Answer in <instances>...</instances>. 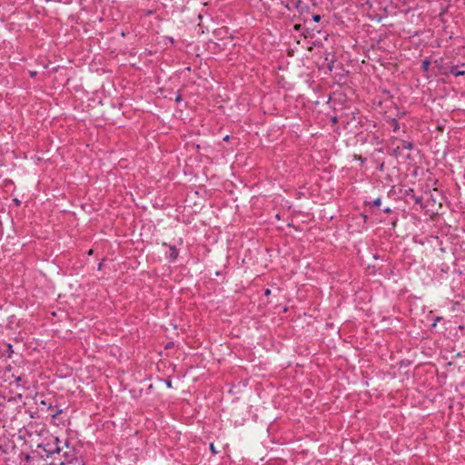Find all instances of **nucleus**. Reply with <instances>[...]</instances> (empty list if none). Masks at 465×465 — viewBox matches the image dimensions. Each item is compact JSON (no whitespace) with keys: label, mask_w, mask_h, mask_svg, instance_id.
<instances>
[{"label":"nucleus","mask_w":465,"mask_h":465,"mask_svg":"<svg viewBox=\"0 0 465 465\" xmlns=\"http://www.w3.org/2000/svg\"><path fill=\"white\" fill-rule=\"evenodd\" d=\"M63 450L60 455H55V458L52 460L49 465H66L76 456L75 450L68 442L64 443V447H62Z\"/></svg>","instance_id":"1"},{"label":"nucleus","mask_w":465,"mask_h":465,"mask_svg":"<svg viewBox=\"0 0 465 465\" xmlns=\"http://www.w3.org/2000/svg\"><path fill=\"white\" fill-rule=\"evenodd\" d=\"M37 448L43 450L46 458H51L53 460L55 458V455H60L63 450L58 438H54L52 443L48 442L46 444H39Z\"/></svg>","instance_id":"2"},{"label":"nucleus","mask_w":465,"mask_h":465,"mask_svg":"<svg viewBox=\"0 0 465 465\" xmlns=\"http://www.w3.org/2000/svg\"><path fill=\"white\" fill-rule=\"evenodd\" d=\"M37 404L39 406L45 407L46 410L50 411L51 421L57 424L55 420H58L59 416L64 412V409L58 405L56 401H52L50 400H41Z\"/></svg>","instance_id":"3"},{"label":"nucleus","mask_w":465,"mask_h":465,"mask_svg":"<svg viewBox=\"0 0 465 465\" xmlns=\"http://www.w3.org/2000/svg\"><path fill=\"white\" fill-rule=\"evenodd\" d=\"M293 9H296L299 15L296 17L297 20L302 21L304 24L310 21L311 8L302 0H292Z\"/></svg>","instance_id":"4"},{"label":"nucleus","mask_w":465,"mask_h":465,"mask_svg":"<svg viewBox=\"0 0 465 465\" xmlns=\"http://www.w3.org/2000/svg\"><path fill=\"white\" fill-rule=\"evenodd\" d=\"M443 74L445 76H449L450 74H452L456 77L464 75L465 74V63L454 64L452 62H450V71L443 72Z\"/></svg>","instance_id":"5"},{"label":"nucleus","mask_w":465,"mask_h":465,"mask_svg":"<svg viewBox=\"0 0 465 465\" xmlns=\"http://www.w3.org/2000/svg\"><path fill=\"white\" fill-rule=\"evenodd\" d=\"M163 245L168 246L169 253L166 255V258L170 262H173L179 255L178 249L174 245H168L166 242H163Z\"/></svg>","instance_id":"6"},{"label":"nucleus","mask_w":465,"mask_h":465,"mask_svg":"<svg viewBox=\"0 0 465 465\" xmlns=\"http://www.w3.org/2000/svg\"><path fill=\"white\" fill-rule=\"evenodd\" d=\"M433 64L437 69L442 71L441 72L442 74H443V72L450 71V63H446L442 57L434 60Z\"/></svg>","instance_id":"7"},{"label":"nucleus","mask_w":465,"mask_h":465,"mask_svg":"<svg viewBox=\"0 0 465 465\" xmlns=\"http://www.w3.org/2000/svg\"><path fill=\"white\" fill-rule=\"evenodd\" d=\"M388 124L390 125V127L391 128L392 132L393 133H397L401 126H400V123L398 122L397 119L395 118H391L389 121H388Z\"/></svg>","instance_id":"8"},{"label":"nucleus","mask_w":465,"mask_h":465,"mask_svg":"<svg viewBox=\"0 0 465 465\" xmlns=\"http://www.w3.org/2000/svg\"><path fill=\"white\" fill-rule=\"evenodd\" d=\"M315 30H316L315 27L304 26L303 31L302 32V35L304 37L312 36L314 35L313 32Z\"/></svg>","instance_id":"9"},{"label":"nucleus","mask_w":465,"mask_h":465,"mask_svg":"<svg viewBox=\"0 0 465 465\" xmlns=\"http://www.w3.org/2000/svg\"><path fill=\"white\" fill-rule=\"evenodd\" d=\"M401 147L398 146L395 151L399 150L400 148L406 149V150H411L413 148V143L411 142L401 140Z\"/></svg>","instance_id":"10"},{"label":"nucleus","mask_w":465,"mask_h":465,"mask_svg":"<svg viewBox=\"0 0 465 465\" xmlns=\"http://www.w3.org/2000/svg\"><path fill=\"white\" fill-rule=\"evenodd\" d=\"M430 64V60L429 58L423 60L421 63L422 71L427 73L429 71Z\"/></svg>","instance_id":"11"},{"label":"nucleus","mask_w":465,"mask_h":465,"mask_svg":"<svg viewBox=\"0 0 465 465\" xmlns=\"http://www.w3.org/2000/svg\"><path fill=\"white\" fill-rule=\"evenodd\" d=\"M66 465H84V462L82 458H78V457H74V460H71L68 464Z\"/></svg>","instance_id":"12"},{"label":"nucleus","mask_w":465,"mask_h":465,"mask_svg":"<svg viewBox=\"0 0 465 465\" xmlns=\"http://www.w3.org/2000/svg\"><path fill=\"white\" fill-rule=\"evenodd\" d=\"M381 197L376 198L372 202H364V203L366 205H372V206H376V207H379L381 205Z\"/></svg>","instance_id":"13"},{"label":"nucleus","mask_w":465,"mask_h":465,"mask_svg":"<svg viewBox=\"0 0 465 465\" xmlns=\"http://www.w3.org/2000/svg\"><path fill=\"white\" fill-rule=\"evenodd\" d=\"M6 347H7V348H6V351H5V354H6V356H7L8 358H11V357H12V355H13V353H14L13 345H12V344H10V343H8V344L6 345Z\"/></svg>","instance_id":"14"},{"label":"nucleus","mask_w":465,"mask_h":465,"mask_svg":"<svg viewBox=\"0 0 465 465\" xmlns=\"http://www.w3.org/2000/svg\"><path fill=\"white\" fill-rule=\"evenodd\" d=\"M282 4L285 6L286 9L292 10L293 8V5L292 4V0H288L286 3L284 1H282Z\"/></svg>","instance_id":"15"},{"label":"nucleus","mask_w":465,"mask_h":465,"mask_svg":"<svg viewBox=\"0 0 465 465\" xmlns=\"http://www.w3.org/2000/svg\"><path fill=\"white\" fill-rule=\"evenodd\" d=\"M282 4L285 6L286 9L292 10L293 8V5L292 4V0H288L286 3L284 1H282Z\"/></svg>","instance_id":"16"},{"label":"nucleus","mask_w":465,"mask_h":465,"mask_svg":"<svg viewBox=\"0 0 465 465\" xmlns=\"http://www.w3.org/2000/svg\"><path fill=\"white\" fill-rule=\"evenodd\" d=\"M303 28H304V25H302V24H295L293 25V29L294 31L296 32H302L303 31Z\"/></svg>","instance_id":"17"},{"label":"nucleus","mask_w":465,"mask_h":465,"mask_svg":"<svg viewBox=\"0 0 465 465\" xmlns=\"http://www.w3.org/2000/svg\"><path fill=\"white\" fill-rule=\"evenodd\" d=\"M310 16H312V20L313 22H315V23H319L321 21V19H322V16L320 15H318V14H315V15H312L311 14Z\"/></svg>","instance_id":"18"},{"label":"nucleus","mask_w":465,"mask_h":465,"mask_svg":"<svg viewBox=\"0 0 465 465\" xmlns=\"http://www.w3.org/2000/svg\"><path fill=\"white\" fill-rule=\"evenodd\" d=\"M381 93L384 94L385 95H387V99H392L393 98V95L391 94V91L390 90L382 89Z\"/></svg>","instance_id":"19"},{"label":"nucleus","mask_w":465,"mask_h":465,"mask_svg":"<svg viewBox=\"0 0 465 465\" xmlns=\"http://www.w3.org/2000/svg\"><path fill=\"white\" fill-rule=\"evenodd\" d=\"M209 449L213 455L217 454V450L213 443H210Z\"/></svg>","instance_id":"20"},{"label":"nucleus","mask_w":465,"mask_h":465,"mask_svg":"<svg viewBox=\"0 0 465 465\" xmlns=\"http://www.w3.org/2000/svg\"><path fill=\"white\" fill-rule=\"evenodd\" d=\"M12 376L15 378V382H17L18 384L20 382H23V377L21 375H19V376L12 375Z\"/></svg>","instance_id":"21"},{"label":"nucleus","mask_w":465,"mask_h":465,"mask_svg":"<svg viewBox=\"0 0 465 465\" xmlns=\"http://www.w3.org/2000/svg\"><path fill=\"white\" fill-rule=\"evenodd\" d=\"M355 159L361 161V163H365L366 159L361 155H355Z\"/></svg>","instance_id":"22"},{"label":"nucleus","mask_w":465,"mask_h":465,"mask_svg":"<svg viewBox=\"0 0 465 465\" xmlns=\"http://www.w3.org/2000/svg\"><path fill=\"white\" fill-rule=\"evenodd\" d=\"M331 121L332 124H336L338 123V116L334 115L331 118Z\"/></svg>","instance_id":"23"},{"label":"nucleus","mask_w":465,"mask_h":465,"mask_svg":"<svg viewBox=\"0 0 465 465\" xmlns=\"http://www.w3.org/2000/svg\"><path fill=\"white\" fill-rule=\"evenodd\" d=\"M165 385L168 387V388H172V381L171 380H165Z\"/></svg>","instance_id":"24"},{"label":"nucleus","mask_w":465,"mask_h":465,"mask_svg":"<svg viewBox=\"0 0 465 465\" xmlns=\"http://www.w3.org/2000/svg\"><path fill=\"white\" fill-rule=\"evenodd\" d=\"M441 319H442V318H441V317H440V316L436 317L435 322L432 323V326H436L437 322H440V321Z\"/></svg>","instance_id":"25"},{"label":"nucleus","mask_w":465,"mask_h":465,"mask_svg":"<svg viewBox=\"0 0 465 465\" xmlns=\"http://www.w3.org/2000/svg\"><path fill=\"white\" fill-rule=\"evenodd\" d=\"M391 212H392V210L390 207H386L383 209V213H391Z\"/></svg>","instance_id":"26"},{"label":"nucleus","mask_w":465,"mask_h":465,"mask_svg":"<svg viewBox=\"0 0 465 465\" xmlns=\"http://www.w3.org/2000/svg\"><path fill=\"white\" fill-rule=\"evenodd\" d=\"M180 101H182V95H181V94H178L175 97V102H180Z\"/></svg>","instance_id":"27"},{"label":"nucleus","mask_w":465,"mask_h":465,"mask_svg":"<svg viewBox=\"0 0 465 465\" xmlns=\"http://www.w3.org/2000/svg\"><path fill=\"white\" fill-rule=\"evenodd\" d=\"M271 292H271V290H270V289H265V290H264V295H265V296H269V295L271 294Z\"/></svg>","instance_id":"28"},{"label":"nucleus","mask_w":465,"mask_h":465,"mask_svg":"<svg viewBox=\"0 0 465 465\" xmlns=\"http://www.w3.org/2000/svg\"><path fill=\"white\" fill-rule=\"evenodd\" d=\"M378 169H379L381 172H382V171H383V169H384V163H381L380 164V166H379V168H378Z\"/></svg>","instance_id":"29"},{"label":"nucleus","mask_w":465,"mask_h":465,"mask_svg":"<svg viewBox=\"0 0 465 465\" xmlns=\"http://www.w3.org/2000/svg\"><path fill=\"white\" fill-rule=\"evenodd\" d=\"M14 203L16 206H19L21 202L18 199H14Z\"/></svg>","instance_id":"30"},{"label":"nucleus","mask_w":465,"mask_h":465,"mask_svg":"<svg viewBox=\"0 0 465 465\" xmlns=\"http://www.w3.org/2000/svg\"><path fill=\"white\" fill-rule=\"evenodd\" d=\"M25 460L26 461H29L31 460V456L29 454H26L25 457Z\"/></svg>","instance_id":"31"},{"label":"nucleus","mask_w":465,"mask_h":465,"mask_svg":"<svg viewBox=\"0 0 465 465\" xmlns=\"http://www.w3.org/2000/svg\"><path fill=\"white\" fill-rule=\"evenodd\" d=\"M102 268H103V262H100V263L98 264V266H97V270H98V271H101V270H102Z\"/></svg>","instance_id":"32"},{"label":"nucleus","mask_w":465,"mask_h":465,"mask_svg":"<svg viewBox=\"0 0 465 465\" xmlns=\"http://www.w3.org/2000/svg\"><path fill=\"white\" fill-rule=\"evenodd\" d=\"M35 75H36V72H35V71H31V72H30V76H31V77H34V76H35Z\"/></svg>","instance_id":"33"},{"label":"nucleus","mask_w":465,"mask_h":465,"mask_svg":"<svg viewBox=\"0 0 465 465\" xmlns=\"http://www.w3.org/2000/svg\"><path fill=\"white\" fill-rule=\"evenodd\" d=\"M27 383H28L27 381H24V383H23V385H22V386H23L24 388H26V389H27V388L29 387V386L27 385Z\"/></svg>","instance_id":"34"},{"label":"nucleus","mask_w":465,"mask_h":465,"mask_svg":"<svg viewBox=\"0 0 465 465\" xmlns=\"http://www.w3.org/2000/svg\"><path fill=\"white\" fill-rule=\"evenodd\" d=\"M93 253H94V251H93L92 249H90V250L88 251V252H87V254H88L89 256H90V255H93Z\"/></svg>","instance_id":"35"},{"label":"nucleus","mask_w":465,"mask_h":465,"mask_svg":"<svg viewBox=\"0 0 465 465\" xmlns=\"http://www.w3.org/2000/svg\"><path fill=\"white\" fill-rule=\"evenodd\" d=\"M0 450H3V447L0 445Z\"/></svg>","instance_id":"36"}]
</instances>
